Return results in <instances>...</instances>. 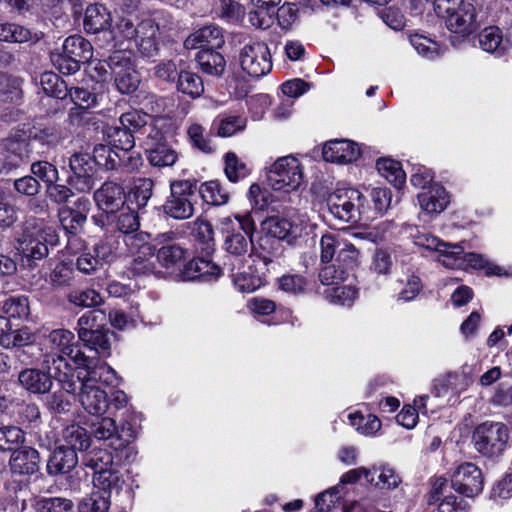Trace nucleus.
<instances>
[{
  "mask_svg": "<svg viewBox=\"0 0 512 512\" xmlns=\"http://www.w3.org/2000/svg\"><path fill=\"white\" fill-rule=\"evenodd\" d=\"M58 382L62 390L76 396L88 414L99 417L109 409V398L97 384L117 386L119 378L108 364L94 360L90 367H81L71 375L60 374Z\"/></svg>",
  "mask_w": 512,
  "mask_h": 512,
  "instance_id": "obj_1",
  "label": "nucleus"
},
{
  "mask_svg": "<svg viewBox=\"0 0 512 512\" xmlns=\"http://www.w3.org/2000/svg\"><path fill=\"white\" fill-rule=\"evenodd\" d=\"M39 344L43 357L41 366L48 371L54 370L57 381L60 374L71 375L81 367H90L95 360L77 349L75 335L67 329L44 333Z\"/></svg>",
  "mask_w": 512,
  "mask_h": 512,
  "instance_id": "obj_2",
  "label": "nucleus"
},
{
  "mask_svg": "<svg viewBox=\"0 0 512 512\" xmlns=\"http://www.w3.org/2000/svg\"><path fill=\"white\" fill-rule=\"evenodd\" d=\"M311 223L306 213L292 211L285 217L271 216L261 222V229L267 235L262 238L257 249V254L265 265L273 262L274 258L282 255L283 247L279 240H285L288 244L309 234L312 230Z\"/></svg>",
  "mask_w": 512,
  "mask_h": 512,
  "instance_id": "obj_3",
  "label": "nucleus"
},
{
  "mask_svg": "<svg viewBox=\"0 0 512 512\" xmlns=\"http://www.w3.org/2000/svg\"><path fill=\"white\" fill-rule=\"evenodd\" d=\"M224 250L235 257L250 256L252 237L256 230L251 212L223 217L219 221Z\"/></svg>",
  "mask_w": 512,
  "mask_h": 512,
  "instance_id": "obj_4",
  "label": "nucleus"
},
{
  "mask_svg": "<svg viewBox=\"0 0 512 512\" xmlns=\"http://www.w3.org/2000/svg\"><path fill=\"white\" fill-rule=\"evenodd\" d=\"M364 202V195L352 187L337 188L326 200L330 214L340 222L350 224H356L362 219H372L373 216L365 208Z\"/></svg>",
  "mask_w": 512,
  "mask_h": 512,
  "instance_id": "obj_5",
  "label": "nucleus"
},
{
  "mask_svg": "<svg viewBox=\"0 0 512 512\" xmlns=\"http://www.w3.org/2000/svg\"><path fill=\"white\" fill-rule=\"evenodd\" d=\"M510 430L503 422L485 421L473 431L474 449L483 457L495 459L504 454L509 446Z\"/></svg>",
  "mask_w": 512,
  "mask_h": 512,
  "instance_id": "obj_6",
  "label": "nucleus"
},
{
  "mask_svg": "<svg viewBox=\"0 0 512 512\" xmlns=\"http://www.w3.org/2000/svg\"><path fill=\"white\" fill-rule=\"evenodd\" d=\"M266 180L273 191L292 193L303 183V166L300 160L292 155L279 157L268 167Z\"/></svg>",
  "mask_w": 512,
  "mask_h": 512,
  "instance_id": "obj_7",
  "label": "nucleus"
},
{
  "mask_svg": "<svg viewBox=\"0 0 512 512\" xmlns=\"http://www.w3.org/2000/svg\"><path fill=\"white\" fill-rule=\"evenodd\" d=\"M58 236L52 226L37 224L26 226L21 236L17 238L16 250L28 261L41 260L48 256V245H56Z\"/></svg>",
  "mask_w": 512,
  "mask_h": 512,
  "instance_id": "obj_8",
  "label": "nucleus"
},
{
  "mask_svg": "<svg viewBox=\"0 0 512 512\" xmlns=\"http://www.w3.org/2000/svg\"><path fill=\"white\" fill-rule=\"evenodd\" d=\"M108 66L120 93L132 94L138 89L141 78L135 69L133 53L129 49L114 51L108 58Z\"/></svg>",
  "mask_w": 512,
  "mask_h": 512,
  "instance_id": "obj_9",
  "label": "nucleus"
},
{
  "mask_svg": "<svg viewBox=\"0 0 512 512\" xmlns=\"http://www.w3.org/2000/svg\"><path fill=\"white\" fill-rule=\"evenodd\" d=\"M171 194L164 204L165 213L177 220L190 218L194 214L196 199V184L189 180L171 183Z\"/></svg>",
  "mask_w": 512,
  "mask_h": 512,
  "instance_id": "obj_10",
  "label": "nucleus"
},
{
  "mask_svg": "<svg viewBox=\"0 0 512 512\" xmlns=\"http://www.w3.org/2000/svg\"><path fill=\"white\" fill-rule=\"evenodd\" d=\"M413 230L415 232H411L410 236L415 246L423 249L444 267L455 265V257L461 251L458 243L445 242L431 232L420 230L418 227Z\"/></svg>",
  "mask_w": 512,
  "mask_h": 512,
  "instance_id": "obj_11",
  "label": "nucleus"
},
{
  "mask_svg": "<svg viewBox=\"0 0 512 512\" xmlns=\"http://www.w3.org/2000/svg\"><path fill=\"white\" fill-rule=\"evenodd\" d=\"M242 70L254 78L268 74L272 69L271 53L264 42L254 41L245 44L239 52Z\"/></svg>",
  "mask_w": 512,
  "mask_h": 512,
  "instance_id": "obj_12",
  "label": "nucleus"
},
{
  "mask_svg": "<svg viewBox=\"0 0 512 512\" xmlns=\"http://www.w3.org/2000/svg\"><path fill=\"white\" fill-rule=\"evenodd\" d=\"M454 0H447L446 8L440 13L434 10L438 17L445 20V25L453 33L470 34L474 32L478 26L477 14L475 7L470 3H462L455 9Z\"/></svg>",
  "mask_w": 512,
  "mask_h": 512,
  "instance_id": "obj_13",
  "label": "nucleus"
},
{
  "mask_svg": "<svg viewBox=\"0 0 512 512\" xmlns=\"http://www.w3.org/2000/svg\"><path fill=\"white\" fill-rule=\"evenodd\" d=\"M451 486L467 498L479 495L484 487L482 470L472 462L458 464L451 474Z\"/></svg>",
  "mask_w": 512,
  "mask_h": 512,
  "instance_id": "obj_14",
  "label": "nucleus"
},
{
  "mask_svg": "<svg viewBox=\"0 0 512 512\" xmlns=\"http://www.w3.org/2000/svg\"><path fill=\"white\" fill-rule=\"evenodd\" d=\"M90 210V201L86 197H80L75 202V208L64 206L59 209L58 217L63 229L72 235L68 239L67 247L69 250L76 252L73 246L76 243H80V240L76 237L87 220V215Z\"/></svg>",
  "mask_w": 512,
  "mask_h": 512,
  "instance_id": "obj_15",
  "label": "nucleus"
},
{
  "mask_svg": "<svg viewBox=\"0 0 512 512\" xmlns=\"http://www.w3.org/2000/svg\"><path fill=\"white\" fill-rule=\"evenodd\" d=\"M94 162L88 154H74L69 159L71 174L68 182L80 192H88L94 186Z\"/></svg>",
  "mask_w": 512,
  "mask_h": 512,
  "instance_id": "obj_16",
  "label": "nucleus"
},
{
  "mask_svg": "<svg viewBox=\"0 0 512 512\" xmlns=\"http://www.w3.org/2000/svg\"><path fill=\"white\" fill-rule=\"evenodd\" d=\"M147 238L148 235L146 233H139L125 240L132 253L135 250L138 252V255L133 258L129 266V270L133 275L155 273V266L152 262V247L147 242Z\"/></svg>",
  "mask_w": 512,
  "mask_h": 512,
  "instance_id": "obj_17",
  "label": "nucleus"
},
{
  "mask_svg": "<svg viewBox=\"0 0 512 512\" xmlns=\"http://www.w3.org/2000/svg\"><path fill=\"white\" fill-rule=\"evenodd\" d=\"M362 154L358 143L347 139L327 141L322 149L323 159L336 164H349L356 161Z\"/></svg>",
  "mask_w": 512,
  "mask_h": 512,
  "instance_id": "obj_18",
  "label": "nucleus"
},
{
  "mask_svg": "<svg viewBox=\"0 0 512 512\" xmlns=\"http://www.w3.org/2000/svg\"><path fill=\"white\" fill-rule=\"evenodd\" d=\"M417 201L424 214L435 217L448 207L450 194L441 184L435 183L418 193Z\"/></svg>",
  "mask_w": 512,
  "mask_h": 512,
  "instance_id": "obj_19",
  "label": "nucleus"
},
{
  "mask_svg": "<svg viewBox=\"0 0 512 512\" xmlns=\"http://www.w3.org/2000/svg\"><path fill=\"white\" fill-rule=\"evenodd\" d=\"M222 270L208 258L196 257L186 263L179 273L182 281L200 280L210 282L218 279Z\"/></svg>",
  "mask_w": 512,
  "mask_h": 512,
  "instance_id": "obj_20",
  "label": "nucleus"
},
{
  "mask_svg": "<svg viewBox=\"0 0 512 512\" xmlns=\"http://www.w3.org/2000/svg\"><path fill=\"white\" fill-rule=\"evenodd\" d=\"M469 385L470 379L464 372H451L434 381L433 393L450 401L466 391Z\"/></svg>",
  "mask_w": 512,
  "mask_h": 512,
  "instance_id": "obj_21",
  "label": "nucleus"
},
{
  "mask_svg": "<svg viewBox=\"0 0 512 512\" xmlns=\"http://www.w3.org/2000/svg\"><path fill=\"white\" fill-rule=\"evenodd\" d=\"M125 193L122 186L114 182H105L94 193V200L99 209L114 214L124 205Z\"/></svg>",
  "mask_w": 512,
  "mask_h": 512,
  "instance_id": "obj_22",
  "label": "nucleus"
},
{
  "mask_svg": "<svg viewBox=\"0 0 512 512\" xmlns=\"http://www.w3.org/2000/svg\"><path fill=\"white\" fill-rule=\"evenodd\" d=\"M159 26L153 19H145L138 25L136 44L140 53L145 57L158 54L160 47Z\"/></svg>",
  "mask_w": 512,
  "mask_h": 512,
  "instance_id": "obj_23",
  "label": "nucleus"
},
{
  "mask_svg": "<svg viewBox=\"0 0 512 512\" xmlns=\"http://www.w3.org/2000/svg\"><path fill=\"white\" fill-rule=\"evenodd\" d=\"M477 39L479 47L496 58L502 57L511 48L510 40L504 38L502 30L497 26L484 28Z\"/></svg>",
  "mask_w": 512,
  "mask_h": 512,
  "instance_id": "obj_24",
  "label": "nucleus"
},
{
  "mask_svg": "<svg viewBox=\"0 0 512 512\" xmlns=\"http://www.w3.org/2000/svg\"><path fill=\"white\" fill-rule=\"evenodd\" d=\"M51 375L54 376V370L48 371L42 367V370L36 368H26L18 375L20 385L30 393L44 394L52 386Z\"/></svg>",
  "mask_w": 512,
  "mask_h": 512,
  "instance_id": "obj_25",
  "label": "nucleus"
},
{
  "mask_svg": "<svg viewBox=\"0 0 512 512\" xmlns=\"http://www.w3.org/2000/svg\"><path fill=\"white\" fill-rule=\"evenodd\" d=\"M224 44L222 30L215 25L204 26L192 34L184 41L186 49H214L220 48Z\"/></svg>",
  "mask_w": 512,
  "mask_h": 512,
  "instance_id": "obj_26",
  "label": "nucleus"
},
{
  "mask_svg": "<svg viewBox=\"0 0 512 512\" xmlns=\"http://www.w3.org/2000/svg\"><path fill=\"white\" fill-rule=\"evenodd\" d=\"M173 232L164 233L158 236L159 243L163 244L156 253L159 264L167 269L174 268L186 257V250L179 244L172 242Z\"/></svg>",
  "mask_w": 512,
  "mask_h": 512,
  "instance_id": "obj_27",
  "label": "nucleus"
},
{
  "mask_svg": "<svg viewBox=\"0 0 512 512\" xmlns=\"http://www.w3.org/2000/svg\"><path fill=\"white\" fill-rule=\"evenodd\" d=\"M112 25V15L108 8L102 4H90L87 6L83 28L88 34L106 32Z\"/></svg>",
  "mask_w": 512,
  "mask_h": 512,
  "instance_id": "obj_28",
  "label": "nucleus"
},
{
  "mask_svg": "<svg viewBox=\"0 0 512 512\" xmlns=\"http://www.w3.org/2000/svg\"><path fill=\"white\" fill-rule=\"evenodd\" d=\"M149 163L155 167H170L178 159V153L162 137L154 139L150 136L146 150Z\"/></svg>",
  "mask_w": 512,
  "mask_h": 512,
  "instance_id": "obj_29",
  "label": "nucleus"
},
{
  "mask_svg": "<svg viewBox=\"0 0 512 512\" xmlns=\"http://www.w3.org/2000/svg\"><path fill=\"white\" fill-rule=\"evenodd\" d=\"M39 462L40 457L36 449L23 447L13 451L9 465L13 474L31 475L38 471Z\"/></svg>",
  "mask_w": 512,
  "mask_h": 512,
  "instance_id": "obj_30",
  "label": "nucleus"
},
{
  "mask_svg": "<svg viewBox=\"0 0 512 512\" xmlns=\"http://www.w3.org/2000/svg\"><path fill=\"white\" fill-rule=\"evenodd\" d=\"M90 435L95 441L107 443L109 447H113L117 442L122 445V431L118 430L116 422L112 417L97 418L90 424Z\"/></svg>",
  "mask_w": 512,
  "mask_h": 512,
  "instance_id": "obj_31",
  "label": "nucleus"
},
{
  "mask_svg": "<svg viewBox=\"0 0 512 512\" xmlns=\"http://www.w3.org/2000/svg\"><path fill=\"white\" fill-rule=\"evenodd\" d=\"M77 464V453L73 449H68L65 445H61L50 456L47 463V472L52 476L66 474L75 468Z\"/></svg>",
  "mask_w": 512,
  "mask_h": 512,
  "instance_id": "obj_32",
  "label": "nucleus"
},
{
  "mask_svg": "<svg viewBox=\"0 0 512 512\" xmlns=\"http://www.w3.org/2000/svg\"><path fill=\"white\" fill-rule=\"evenodd\" d=\"M125 483L124 474L120 471L117 464L93 475L94 487L102 492H106L108 495L113 491L119 493Z\"/></svg>",
  "mask_w": 512,
  "mask_h": 512,
  "instance_id": "obj_33",
  "label": "nucleus"
},
{
  "mask_svg": "<svg viewBox=\"0 0 512 512\" xmlns=\"http://www.w3.org/2000/svg\"><path fill=\"white\" fill-rule=\"evenodd\" d=\"M324 297L332 304L352 306L358 297V289L354 284V278L334 287H328L324 291Z\"/></svg>",
  "mask_w": 512,
  "mask_h": 512,
  "instance_id": "obj_34",
  "label": "nucleus"
},
{
  "mask_svg": "<svg viewBox=\"0 0 512 512\" xmlns=\"http://www.w3.org/2000/svg\"><path fill=\"white\" fill-rule=\"evenodd\" d=\"M62 441L68 449L87 450L92 443L91 435L79 424H70L62 430Z\"/></svg>",
  "mask_w": 512,
  "mask_h": 512,
  "instance_id": "obj_35",
  "label": "nucleus"
},
{
  "mask_svg": "<svg viewBox=\"0 0 512 512\" xmlns=\"http://www.w3.org/2000/svg\"><path fill=\"white\" fill-rule=\"evenodd\" d=\"M196 61L201 71L211 76L222 75L226 67L224 57L214 49L200 50L196 55Z\"/></svg>",
  "mask_w": 512,
  "mask_h": 512,
  "instance_id": "obj_36",
  "label": "nucleus"
},
{
  "mask_svg": "<svg viewBox=\"0 0 512 512\" xmlns=\"http://www.w3.org/2000/svg\"><path fill=\"white\" fill-rule=\"evenodd\" d=\"M62 49L79 65L88 62L93 56L91 43L80 35H72L65 39Z\"/></svg>",
  "mask_w": 512,
  "mask_h": 512,
  "instance_id": "obj_37",
  "label": "nucleus"
},
{
  "mask_svg": "<svg viewBox=\"0 0 512 512\" xmlns=\"http://www.w3.org/2000/svg\"><path fill=\"white\" fill-rule=\"evenodd\" d=\"M39 35L22 25L16 23H0V41L10 43L36 42Z\"/></svg>",
  "mask_w": 512,
  "mask_h": 512,
  "instance_id": "obj_38",
  "label": "nucleus"
},
{
  "mask_svg": "<svg viewBox=\"0 0 512 512\" xmlns=\"http://www.w3.org/2000/svg\"><path fill=\"white\" fill-rule=\"evenodd\" d=\"M429 400L428 395H422L414 400V405H405L396 416L397 423L407 429L414 428L418 422L419 412L423 414L428 412L427 402Z\"/></svg>",
  "mask_w": 512,
  "mask_h": 512,
  "instance_id": "obj_39",
  "label": "nucleus"
},
{
  "mask_svg": "<svg viewBox=\"0 0 512 512\" xmlns=\"http://www.w3.org/2000/svg\"><path fill=\"white\" fill-rule=\"evenodd\" d=\"M80 340L97 355L107 357L110 355V336L106 329H95L91 332H82Z\"/></svg>",
  "mask_w": 512,
  "mask_h": 512,
  "instance_id": "obj_40",
  "label": "nucleus"
},
{
  "mask_svg": "<svg viewBox=\"0 0 512 512\" xmlns=\"http://www.w3.org/2000/svg\"><path fill=\"white\" fill-rule=\"evenodd\" d=\"M379 174L397 188H401L406 181V173L401 164L389 157L379 158L376 161Z\"/></svg>",
  "mask_w": 512,
  "mask_h": 512,
  "instance_id": "obj_41",
  "label": "nucleus"
},
{
  "mask_svg": "<svg viewBox=\"0 0 512 512\" xmlns=\"http://www.w3.org/2000/svg\"><path fill=\"white\" fill-rule=\"evenodd\" d=\"M232 279L235 288L242 293L254 292L263 284L261 277L256 273V269L251 265L233 272Z\"/></svg>",
  "mask_w": 512,
  "mask_h": 512,
  "instance_id": "obj_42",
  "label": "nucleus"
},
{
  "mask_svg": "<svg viewBox=\"0 0 512 512\" xmlns=\"http://www.w3.org/2000/svg\"><path fill=\"white\" fill-rule=\"evenodd\" d=\"M121 431L123 433V437L121 438L123 444L119 445V442H117L112 449L119 453L121 459L127 462H133L136 458L137 450L131 442L136 437V427L128 420H125L121 424Z\"/></svg>",
  "mask_w": 512,
  "mask_h": 512,
  "instance_id": "obj_43",
  "label": "nucleus"
},
{
  "mask_svg": "<svg viewBox=\"0 0 512 512\" xmlns=\"http://www.w3.org/2000/svg\"><path fill=\"white\" fill-rule=\"evenodd\" d=\"M123 159L124 156L121 152L119 153L118 149L110 145L99 144L96 145L93 150L92 160L94 164L104 167L107 170L116 169Z\"/></svg>",
  "mask_w": 512,
  "mask_h": 512,
  "instance_id": "obj_44",
  "label": "nucleus"
},
{
  "mask_svg": "<svg viewBox=\"0 0 512 512\" xmlns=\"http://www.w3.org/2000/svg\"><path fill=\"white\" fill-rule=\"evenodd\" d=\"M111 505L110 495L99 489L83 497L77 506L78 512H108Z\"/></svg>",
  "mask_w": 512,
  "mask_h": 512,
  "instance_id": "obj_45",
  "label": "nucleus"
},
{
  "mask_svg": "<svg viewBox=\"0 0 512 512\" xmlns=\"http://www.w3.org/2000/svg\"><path fill=\"white\" fill-rule=\"evenodd\" d=\"M177 89L193 99L198 98L204 92L203 80L194 72L181 71L178 76Z\"/></svg>",
  "mask_w": 512,
  "mask_h": 512,
  "instance_id": "obj_46",
  "label": "nucleus"
},
{
  "mask_svg": "<svg viewBox=\"0 0 512 512\" xmlns=\"http://www.w3.org/2000/svg\"><path fill=\"white\" fill-rule=\"evenodd\" d=\"M247 120L243 116L223 114L214 121L217 134L221 137H230L245 129Z\"/></svg>",
  "mask_w": 512,
  "mask_h": 512,
  "instance_id": "obj_47",
  "label": "nucleus"
},
{
  "mask_svg": "<svg viewBox=\"0 0 512 512\" xmlns=\"http://www.w3.org/2000/svg\"><path fill=\"white\" fill-rule=\"evenodd\" d=\"M0 312L8 320L10 318L24 319L29 315L28 298L25 296L9 297L0 304Z\"/></svg>",
  "mask_w": 512,
  "mask_h": 512,
  "instance_id": "obj_48",
  "label": "nucleus"
},
{
  "mask_svg": "<svg viewBox=\"0 0 512 512\" xmlns=\"http://www.w3.org/2000/svg\"><path fill=\"white\" fill-rule=\"evenodd\" d=\"M199 193L202 199L211 205H224L229 201V192L218 181H208L201 185Z\"/></svg>",
  "mask_w": 512,
  "mask_h": 512,
  "instance_id": "obj_49",
  "label": "nucleus"
},
{
  "mask_svg": "<svg viewBox=\"0 0 512 512\" xmlns=\"http://www.w3.org/2000/svg\"><path fill=\"white\" fill-rule=\"evenodd\" d=\"M40 85L43 92L57 99H64L68 96L67 84L57 74L44 72L40 76Z\"/></svg>",
  "mask_w": 512,
  "mask_h": 512,
  "instance_id": "obj_50",
  "label": "nucleus"
},
{
  "mask_svg": "<svg viewBox=\"0 0 512 512\" xmlns=\"http://www.w3.org/2000/svg\"><path fill=\"white\" fill-rule=\"evenodd\" d=\"M83 463L86 467L91 468L94 473L104 471L116 465L111 452L98 448H93L88 452L83 458Z\"/></svg>",
  "mask_w": 512,
  "mask_h": 512,
  "instance_id": "obj_51",
  "label": "nucleus"
},
{
  "mask_svg": "<svg viewBox=\"0 0 512 512\" xmlns=\"http://www.w3.org/2000/svg\"><path fill=\"white\" fill-rule=\"evenodd\" d=\"M370 470H372L371 477L374 478L372 484L380 489H394L401 482L400 476L388 465L372 467Z\"/></svg>",
  "mask_w": 512,
  "mask_h": 512,
  "instance_id": "obj_52",
  "label": "nucleus"
},
{
  "mask_svg": "<svg viewBox=\"0 0 512 512\" xmlns=\"http://www.w3.org/2000/svg\"><path fill=\"white\" fill-rule=\"evenodd\" d=\"M353 277L347 269L342 268L337 263L324 266L319 272V280L323 285L334 287L348 281Z\"/></svg>",
  "mask_w": 512,
  "mask_h": 512,
  "instance_id": "obj_53",
  "label": "nucleus"
},
{
  "mask_svg": "<svg viewBox=\"0 0 512 512\" xmlns=\"http://www.w3.org/2000/svg\"><path fill=\"white\" fill-rule=\"evenodd\" d=\"M224 172L230 182L237 183L249 174V169L234 152L224 155Z\"/></svg>",
  "mask_w": 512,
  "mask_h": 512,
  "instance_id": "obj_54",
  "label": "nucleus"
},
{
  "mask_svg": "<svg viewBox=\"0 0 512 512\" xmlns=\"http://www.w3.org/2000/svg\"><path fill=\"white\" fill-rule=\"evenodd\" d=\"M35 337L28 327L12 330L3 333L0 337V344L5 348L25 347L33 343Z\"/></svg>",
  "mask_w": 512,
  "mask_h": 512,
  "instance_id": "obj_55",
  "label": "nucleus"
},
{
  "mask_svg": "<svg viewBox=\"0 0 512 512\" xmlns=\"http://www.w3.org/2000/svg\"><path fill=\"white\" fill-rule=\"evenodd\" d=\"M192 235L201 244L204 245L202 250L209 254L214 247V231L210 222L198 218L193 223Z\"/></svg>",
  "mask_w": 512,
  "mask_h": 512,
  "instance_id": "obj_56",
  "label": "nucleus"
},
{
  "mask_svg": "<svg viewBox=\"0 0 512 512\" xmlns=\"http://www.w3.org/2000/svg\"><path fill=\"white\" fill-rule=\"evenodd\" d=\"M154 183L150 178H139L134 181L129 198L138 208L145 207L152 196Z\"/></svg>",
  "mask_w": 512,
  "mask_h": 512,
  "instance_id": "obj_57",
  "label": "nucleus"
},
{
  "mask_svg": "<svg viewBox=\"0 0 512 512\" xmlns=\"http://www.w3.org/2000/svg\"><path fill=\"white\" fill-rule=\"evenodd\" d=\"M25 441V433L17 426L0 427V451H12Z\"/></svg>",
  "mask_w": 512,
  "mask_h": 512,
  "instance_id": "obj_58",
  "label": "nucleus"
},
{
  "mask_svg": "<svg viewBox=\"0 0 512 512\" xmlns=\"http://www.w3.org/2000/svg\"><path fill=\"white\" fill-rule=\"evenodd\" d=\"M309 283L301 274H285L278 279V287L292 295L303 294L308 290Z\"/></svg>",
  "mask_w": 512,
  "mask_h": 512,
  "instance_id": "obj_59",
  "label": "nucleus"
},
{
  "mask_svg": "<svg viewBox=\"0 0 512 512\" xmlns=\"http://www.w3.org/2000/svg\"><path fill=\"white\" fill-rule=\"evenodd\" d=\"M116 228L123 234L129 235L137 232L140 227L138 214L129 207H121L115 216Z\"/></svg>",
  "mask_w": 512,
  "mask_h": 512,
  "instance_id": "obj_60",
  "label": "nucleus"
},
{
  "mask_svg": "<svg viewBox=\"0 0 512 512\" xmlns=\"http://www.w3.org/2000/svg\"><path fill=\"white\" fill-rule=\"evenodd\" d=\"M38 512H72L74 504L70 499L62 497H44L35 502Z\"/></svg>",
  "mask_w": 512,
  "mask_h": 512,
  "instance_id": "obj_61",
  "label": "nucleus"
},
{
  "mask_svg": "<svg viewBox=\"0 0 512 512\" xmlns=\"http://www.w3.org/2000/svg\"><path fill=\"white\" fill-rule=\"evenodd\" d=\"M247 198L252 211H264L272 203V194L257 183L249 187Z\"/></svg>",
  "mask_w": 512,
  "mask_h": 512,
  "instance_id": "obj_62",
  "label": "nucleus"
},
{
  "mask_svg": "<svg viewBox=\"0 0 512 512\" xmlns=\"http://www.w3.org/2000/svg\"><path fill=\"white\" fill-rule=\"evenodd\" d=\"M339 244L340 249L338 250V254L334 262L351 273L353 268L358 264L359 251L353 244L346 240H344V242H339Z\"/></svg>",
  "mask_w": 512,
  "mask_h": 512,
  "instance_id": "obj_63",
  "label": "nucleus"
},
{
  "mask_svg": "<svg viewBox=\"0 0 512 512\" xmlns=\"http://www.w3.org/2000/svg\"><path fill=\"white\" fill-rule=\"evenodd\" d=\"M470 504L461 496L449 493L438 501V512H469Z\"/></svg>",
  "mask_w": 512,
  "mask_h": 512,
  "instance_id": "obj_64",
  "label": "nucleus"
}]
</instances>
